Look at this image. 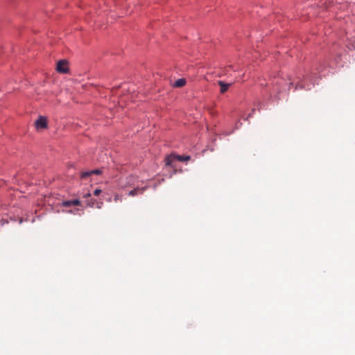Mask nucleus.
<instances>
[{"mask_svg": "<svg viewBox=\"0 0 355 355\" xmlns=\"http://www.w3.org/2000/svg\"><path fill=\"white\" fill-rule=\"evenodd\" d=\"M144 189H145V188L134 189L133 190H132L129 192L128 195L134 196L137 195L138 193H142L144 192Z\"/></svg>", "mask_w": 355, "mask_h": 355, "instance_id": "9", "label": "nucleus"}, {"mask_svg": "<svg viewBox=\"0 0 355 355\" xmlns=\"http://www.w3.org/2000/svg\"><path fill=\"white\" fill-rule=\"evenodd\" d=\"M292 85V82H288L282 78H277L273 83L274 89L278 93L286 89H291Z\"/></svg>", "mask_w": 355, "mask_h": 355, "instance_id": "1", "label": "nucleus"}, {"mask_svg": "<svg viewBox=\"0 0 355 355\" xmlns=\"http://www.w3.org/2000/svg\"><path fill=\"white\" fill-rule=\"evenodd\" d=\"M187 83V81H186V79L185 78H179L173 84V86L175 87H182L183 86H184Z\"/></svg>", "mask_w": 355, "mask_h": 355, "instance_id": "7", "label": "nucleus"}, {"mask_svg": "<svg viewBox=\"0 0 355 355\" xmlns=\"http://www.w3.org/2000/svg\"><path fill=\"white\" fill-rule=\"evenodd\" d=\"M176 162L177 160L175 159V153H171L169 155H167L164 158V164L166 166L175 168L176 166Z\"/></svg>", "mask_w": 355, "mask_h": 355, "instance_id": "4", "label": "nucleus"}, {"mask_svg": "<svg viewBox=\"0 0 355 355\" xmlns=\"http://www.w3.org/2000/svg\"><path fill=\"white\" fill-rule=\"evenodd\" d=\"M35 127L37 130L46 129L48 128L47 118L44 116H40L35 121Z\"/></svg>", "mask_w": 355, "mask_h": 355, "instance_id": "2", "label": "nucleus"}, {"mask_svg": "<svg viewBox=\"0 0 355 355\" xmlns=\"http://www.w3.org/2000/svg\"><path fill=\"white\" fill-rule=\"evenodd\" d=\"M218 85L220 87V92L225 93L229 88V85L223 83V81H219Z\"/></svg>", "mask_w": 355, "mask_h": 355, "instance_id": "10", "label": "nucleus"}, {"mask_svg": "<svg viewBox=\"0 0 355 355\" xmlns=\"http://www.w3.org/2000/svg\"><path fill=\"white\" fill-rule=\"evenodd\" d=\"M91 196V193H87L86 194H85L83 196V198H87V197H90Z\"/></svg>", "mask_w": 355, "mask_h": 355, "instance_id": "12", "label": "nucleus"}, {"mask_svg": "<svg viewBox=\"0 0 355 355\" xmlns=\"http://www.w3.org/2000/svg\"><path fill=\"white\" fill-rule=\"evenodd\" d=\"M56 70L59 73H67L69 71V63L64 60H62L58 62Z\"/></svg>", "mask_w": 355, "mask_h": 355, "instance_id": "3", "label": "nucleus"}, {"mask_svg": "<svg viewBox=\"0 0 355 355\" xmlns=\"http://www.w3.org/2000/svg\"><path fill=\"white\" fill-rule=\"evenodd\" d=\"M80 201L78 199H73L71 200H65L62 202L61 206L64 207H69L71 206H80Z\"/></svg>", "mask_w": 355, "mask_h": 355, "instance_id": "6", "label": "nucleus"}, {"mask_svg": "<svg viewBox=\"0 0 355 355\" xmlns=\"http://www.w3.org/2000/svg\"><path fill=\"white\" fill-rule=\"evenodd\" d=\"M103 171L100 169L83 171L80 173V177L81 179H86L92 175H101Z\"/></svg>", "mask_w": 355, "mask_h": 355, "instance_id": "5", "label": "nucleus"}, {"mask_svg": "<svg viewBox=\"0 0 355 355\" xmlns=\"http://www.w3.org/2000/svg\"><path fill=\"white\" fill-rule=\"evenodd\" d=\"M175 159L177 162H188L191 159L189 155H178L175 154Z\"/></svg>", "mask_w": 355, "mask_h": 355, "instance_id": "8", "label": "nucleus"}, {"mask_svg": "<svg viewBox=\"0 0 355 355\" xmlns=\"http://www.w3.org/2000/svg\"><path fill=\"white\" fill-rule=\"evenodd\" d=\"M101 192H102L101 189H96L94 191V196H98Z\"/></svg>", "mask_w": 355, "mask_h": 355, "instance_id": "11", "label": "nucleus"}]
</instances>
